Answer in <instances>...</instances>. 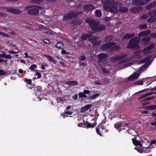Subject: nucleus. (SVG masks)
Segmentation results:
<instances>
[{
	"label": "nucleus",
	"instance_id": "nucleus-41",
	"mask_svg": "<svg viewBox=\"0 0 156 156\" xmlns=\"http://www.w3.org/2000/svg\"><path fill=\"white\" fill-rule=\"evenodd\" d=\"M79 96L80 98H87V96L83 92H80L79 93Z\"/></svg>",
	"mask_w": 156,
	"mask_h": 156
},
{
	"label": "nucleus",
	"instance_id": "nucleus-47",
	"mask_svg": "<svg viewBox=\"0 0 156 156\" xmlns=\"http://www.w3.org/2000/svg\"><path fill=\"white\" fill-rule=\"evenodd\" d=\"M43 41V42L46 44H49L51 43V41L48 39H44Z\"/></svg>",
	"mask_w": 156,
	"mask_h": 156
},
{
	"label": "nucleus",
	"instance_id": "nucleus-36",
	"mask_svg": "<svg viewBox=\"0 0 156 156\" xmlns=\"http://www.w3.org/2000/svg\"><path fill=\"white\" fill-rule=\"evenodd\" d=\"M155 5L156 4L155 3H153L148 4L146 6V9H149L151 8L154 7Z\"/></svg>",
	"mask_w": 156,
	"mask_h": 156
},
{
	"label": "nucleus",
	"instance_id": "nucleus-40",
	"mask_svg": "<svg viewBox=\"0 0 156 156\" xmlns=\"http://www.w3.org/2000/svg\"><path fill=\"white\" fill-rule=\"evenodd\" d=\"M101 42L102 41L101 40H96L92 42V43H93L94 45H99L100 44H101Z\"/></svg>",
	"mask_w": 156,
	"mask_h": 156
},
{
	"label": "nucleus",
	"instance_id": "nucleus-61",
	"mask_svg": "<svg viewBox=\"0 0 156 156\" xmlns=\"http://www.w3.org/2000/svg\"><path fill=\"white\" fill-rule=\"evenodd\" d=\"M150 35L152 37L156 38V33H152Z\"/></svg>",
	"mask_w": 156,
	"mask_h": 156
},
{
	"label": "nucleus",
	"instance_id": "nucleus-33",
	"mask_svg": "<svg viewBox=\"0 0 156 156\" xmlns=\"http://www.w3.org/2000/svg\"><path fill=\"white\" fill-rule=\"evenodd\" d=\"M147 26L146 24H141L139 25V28L140 30L147 29Z\"/></svg>",
	"mask_w": 156,
	"mask_h": 156
},
{
	"label": "nucleus",
	"instance_id": "nucleus-23",
	"mask_svg": "<svg viewBox=\"0 0 156 156\" xmlns=\"http://www.w3.org/2000/svg\"><path fill=\"white\" fill-rule=\"evenodd\" d=\"M139 76V75L138 74L135 73L129 77L128 80H132L137 78Z\"/></svg>",
	"mask_w": 156,
	"mask_h": 156
},
{
	"label": "nucleus",
	"instance_id": "nucleus-8",
	"mask_svg": "<svg viewBox=\"0 0 156 156\" xmlns=\"http://www.w3.org/2000/svg\"><path fill=\"white\" fill-rule=\"evenodd\" d=\"M149 0H132V4L134 5H142L148 2Z\"/></svg>",
	"mask_w": 156,
	"mask_h": 156
},
{
	"label": "nucleus",
	"instance_id": "nucleus-24",
	"mask_svg": "<svg viewBox=\"0 0 156 156\" xmlns=\"http://www.w3.org/2000/svg\"><path fill=\"white\" fill-rule=\"evenodd\" d=\"M136 137L132 139V141L133 144L135 146H140L139 147H141L142 146V144L140 143V142L139 141H138L136 140Z\"/></svg>",
	"mask_w": 156,
	"mask_h": 156
},
{
	"label": "nucleus",
	"instance_id": "nucleus-55",
	"mask_svg": "<svg viewBox=\"0 0 156 156\" xmlns=\"http://www.w3.org/2000/svg\"><path fill=\"white\" fill-rule=\"evenodd\" d=\"M96 131L97 134L100 135V136H101V133L99 132V127H96Z\"/></svg>",
	"mask_w": 156,
	"mask_h": 156
},
{
	"label": "nucleus",
	"instance_id": "nucleus-30",
	"mask_svg": "<svg viewBox=\"0 0 156 156\" xmlns=\"http://www.w3.org/2000/svg\"><path fill=\"white\" fill-rule=\"evenodd\" d=\"M119 11L121 13H125L128 11V8L125 7H120L119 9Z\"/></svg>",
	"mask_w": 156,
	"mask_h": 156
},
{
	"label": "nucleus",
	"instance_id": "nucleus-44",
	"mask_svg": "<svg viewBox=\"0 0 156 156\" xmlns=\"http://www.w3.org/2000/svg\"><path fill=\"white\" fill-rule=\"evenodd\" d=\"M24 81L29 85L31 84L32 80L30 79H28L27 78H25L24 79Z\"/></svg>",
	"mask_w": 156,
	"mask_h": 156
},
{
	"label": "nucleus",
	"instance_id": "nucleus-11",
	"mask_svg": "<svg viewBox=\"0 0 156 156\" xmlns=\"http://www.w3.org/2000/svg\"><path fill=\"white\" fill-rule=\"evenodd\" d=\"M39 10L36 7L33 8L31 9H29L27 13L30 15H36L38 14Z\"/></svg>",
	"mask_w": 156,
	"mask_h": 156
},
{
	"label": "nucleus",
	"instance_id": "nucleus-9",
	"mask_svg": "<svg viewBox=\"0 0 156 156\" xmlns=\"http://www.w3.org/2000/svg\"><path fill=\"white\" fill-rule=\"evenodd\" d=\"M135 149L138 151V152L141 153H142L143 152L144 153H148L150 152L151 151L150 147H143L142 146L141 147H138L137 148L135 147Z\"/></svg>",
	"mask_w": 156,
	"mask_h": 156
},
{
	"label": "nucleus",
	"instance_id": "nucleus-19",
	"mask_svg": "<svg viewBox=\"0 0 156 156\" xmlns=\"http://www.w3.org/2000/svg\"><path fill=\"white\" fill-rule=\"evenodd\" d=\"M84 8L86 10L90 11L95 9L94 6L91 4L86 5L84 6Z\"/></svg>",
	"mask_w": 156,
	"mask_h": 156
},
{
	"label": "nucleus",
	"instance_id": "nucleus-57",
	"mask_svg": "<svg viewBox=\"0 0 156 156\" xmlns=\"http://www.w3.org/2000/svg\"><path fill=\"white\" fill-rule=\"evenodd\" d=\"M102 69L103 73H109V71L105 68H103Z\"/></svg>",
	"mask_w": 156,
	"mask_h": 156
},
{
	"label": "nucleus",
	"instance_id": "nucleus-42",
	"mask_svg": "<svg viewBox=\"0 0 156 156\" xmlns=\"http://www.w3.org/2000/svg\"><path fill=\"white\" fill-rule=\"evenodd\" d=\"M143 81L140 80L135 82L134 84V85H141L143 84Z\"/></svg>",
	"mask_w": 156,
	"mask_h": 156
},
{
	"label": "nucleus",
	"instance_id": "nucleus-52",
	"mask_svg": "<svg viewBox=\"0 0 156 156\" xmlns=\"http://www.w3.org/2000/svg\"><path fill=\"white\" fill-rule=\"evenodd\" d=\"M61 53L62 55H69V52H67L65 50L62 49L61 51Z\"/></svg>",
	"mask_w": 156,
	"mask_h": 156
},
{
	"label": "nucleus",
	"instance_id": "nucleus-17",
	"mask_svg": "<svg viewBox=\"0 0 156 156\" xmlns=\"http://www.w3.org/2000/svg\"><path fill=\"white\" fill-rule=\"evenodd\" d=\"M91 106V105L89 104L85 106L82 107L80 109V112L81 113H84L90 108Z\"/></svg>",
	"mask_w": 156,
	"mask_h": 156
},
{
	"label": "nucleus",
	"instance_id": "nucleus-38",
	"mask_svg": "<svg viewBox=\"0 0 156 156\" xmlns=\"http://www.w3.org/2000/svg\"><path fill=\"white\" fill-rule=\"evenodd\" d=\"M66 110H65V112L64 113H61V116H64L65 115V114L67 115H72L73 113L71 112H69L68 111H66Z\"/></svg>",
	"mask_w": 156,
	"mask_h": 156
},
{
	"label": "nucleus",
	"instance_id": "nucleus-16",
	"mask_svg": "<svg viewBox=\"0 0 156 156\" xmlns=\"http://www.w3.org/2000/svg\"><path fill=\"white\" fill-rule=\"evenodd\" d=\"M92 34H82L81 37V40L83 41H85L88 40V38H90L92 36Z\"/></svg>",
	"mask_w": 156,
	"mask_h": 156
},
{
	"label": "nucleus",
	"instance_id": "nucleus-54",
	"mask_svg": "<svg viewBox=\"0 0 156 156\" xmlns=\"http://www.w3.org/2000/svg\"><path fill=\"white\" fill-rule=\"evenodd\" d=\"M6 74V73L3 70L0 69V76H3L5 75Z\"/></svg>",
	"mask_w": 156,
	"mask_h": 156
},
{
	"label": "nucleus",
	"instance_id": "nucleus-29",
	"mask_svg": "<svg viewBox=\"0 0 156 156\" xmlns=\"http://www.w3.org/2000/svg\"><path fill=\"white\" fill-rule=\"evenodd\" d=\"M151 56H147L146 57H145L142 60L139 62V63L140 64L143 63L144 62H146V63H147V62L150 60L151 58Z\"/></svg>",
	"mask_w": 156,
	"mask_h": 156
},
{
	"label": "nucleus",
	"instance_id": "nucleus-58",
	"mask_svg": "<svg viewBox=\"0 0 156 156\" xmlns=\"http://www.w3.org/2000/svg\"><path fill=\"white\" fill-rule=\"evenodd\" d=\"M86 58V56L85 55L80 56V61H83Z\"/></svg>",
	"mask_w": 156,
	"mask_h": 156
},
{
	"label": "nucleus",
	"instance_id": "nucleus-3",
	"mask_svg": "<svg viewBox=\"0 0 156 156\" xmlns=\"http://www.w3.org/2000/svg\"><path fill=\"white\" fill-rule=\"evenodd\" d=\"M140 41L139 37H136L130 39L128 44L127 48H137L138 49L140 48L139 43Z\"/></svg>",
	"mask_w": 156,
	"mask_h": 156
},
{
	"label": "nucleus",
	"instance_id": "nucleus-6",
	"mask_svg": "<svg viewBox=\"0 0 156 156\" xmlns=\"http://www.w3.org/2000/svg\"><path fill=\"white\" fill-rule=\"evenodd\" d=\"M0 9L1 10H6L8 12L12 13L13 14H18L20 13L21 11L17 9L12 8L8 7H0Z\"/></svg>",
	"mask_w": 156,
	"mask_h": 156
},
{
	"label": "nucleus",
	"instance_id": "nucleus-56",
	"mask_svg": "<svg viewBox=\"0 0 156 156\" xmlns=\"http://www.w3.org/2000/svg\"><path fill=\"white\" fill-rule=\"evenodd\" d=\"M147 96V94H143V95H142L140 96V97L138 98V99L140 100V99L144 98Z\"/></svg>",
	"mask_w": 156,
	"mask_h": 156
},
{
	"label": "nucleus",
	"instance_id": "nucleus-63",
	"mask_svg": "<svg viewBox=\"0 0 156 156\" xmlns=\"http://www.w3.org/2000/svg\"><path fill=\"white\" fill-rule=\"evenodd\" d=\"M78 96L76 94H75L73 96V98L74 100H76Z\"/></svg>",
	"mask_w": 156,
	"mask_h": 156
},
{
	"label": "nucleus",
	"instance_id": "nucleus-22",
	"mask_svg": "<svg viewBox=\"0 0 156 156\" xmlns=\"http://www.w3.org/2000/svg\"><path fill=\"white\" fill-rule=\"evenodd\" d=\"M145 109L148 110H153L156 109V105H150L144 107Z\"/></svg>",
	"mask_w": 156,
	"mask_h": 156
},
{
	"label": "nucleus",
	"instance_id": "nucleus-37",
	"mask_svg": "<svg viewBox=\"0 0 156 156\" xmlns=\"http://www.w3.org/2000/svg\"><path fill=\"white\" fill-rule=\"evenodd\" d=\"M156 20V18L151 16L147 20V21L149 23H152L154 22Z\"/></svg>",
	"mask_w": 156,
	"mask_h": 156
},
{
	"label": "nucleus",
	"instance_id": "nucleus-27",
	"mask_svg": "<svg viewBox=\"0 0 156 156\" xmlns=\"http://www.w3.org/2000/svg\"><path fill=\"white\" fill-rule=\"evenodd\" d=\"M113 39V37L112 35H108L105 38L104 41L106 43H109V42H111Z\"/></svg>",
	"mask_w": 156,
	"mask_h": 156
},
{
	"label": "nucleus",
	"instance_id": "nucleus-21",
	"mask_svg": "<svg viewBox=\"0 0 156 156\" xmlns=\"http://www.w3.org/2000/svg\"><path fill=\"white\" fill-rule=\"evenodd\" d=\"M150 32L151 31L150 30H146L139 33L138 35L140 37L146 36L149 35L150 33Z\"/></svg>",
	"mask_w": 156,
	"mask_h": 156
},
{
	"label": "nucleus",
	"instance_id": "nucleus-45",
	"mask_svg": "<svg viewBox=\"0 0 156 156\" xmlns=\"http://www.w3.org/2000/svg\"><path fill=\"white\" fill-rule=\"evenodd\" d=\"M102 80L105 83H109L110 82L109 79L106 77L104 78Z\"/></svg>",
	"mask_w": 156,
	"mask_h": 156
},
{
	"label": "nucleus",
	"instance_id": "nucleus-48",
	"mask_svg": "<svg viewBox=\"0 0 156 156\" xmlns=\"http://www.w3.org/2000/svg\"><path fill=\"white\" fill-rule=\"evenodd\" d=\"M47 64L45 63H43L41 66V68L42 70H44L45 69V66H47Z\"/></svg>",
	"mask_w": 156,
	"mask_h": 156
},
{
	"label": "nucleus",
	"instance_id": "nucleus-1",
	"mask_svg": "<svg viewBox=\"0 0 156 156\" xmlns=\"http://www.w3.org/2000/svg\"><path fill=\"white\" fill-rule=\"evenodd\" d=\"M102 3L105 10L108 9L111 12H117V7L118 3L116 2L113 0H102Z\"/></svg>",
	"mask_w": 156,
	"mask_h": 156
},
{
	"label": "nucleus",
	"instance_id": "nucleus-18",
	"mask_svg": "<svg viewBox=\"0 0 156 156\" xmlns=\"http://www.w3.org/2000/svg\"><path fill=\"white\" fill-rule=\"evenodd\" d=\"M151 40L150 37L146 36L143 37L142 39V42L144 45L147 44Z\"/></svg>",
	"mask_w": 156,
	"mask_h": 156
},
{
	"label": "nucleus",
	"instance_id": "nucleus-31",
	"mask_svg": "<svg viewBox=\"0 0 156 156\" xmlns=\"http://www.w3.org/2000/svg\"><path fill=\"white\" fill-rule=\"evenodd\" d=\"M64 46L63 44L61 42H58L55 45V47L59 49H63Z\"/></svg>",
	"mask_w": 156,
	"mask_h": 156
},
{
	"label": "nucleus",
	"instance_id": "nucleus-62",
	"mask_svg": "<svg viewBox=\"0 0 156 156\" xmlns=\"http://www.w3.org/2000/svg\"><path fill=\"white\" fill-rule=\"evenodd\" d=\"M111 18L110 17H107L105 18V21L108 22L109 21L111 20Z\"/></svg>",
	"mask_w": 156,
	"mask_h": 156
},
{
	"label": "nucleus",
	"instance_id": "nucleus-4",
	"mask_svg": "<svg viewBox=\"0 0 156 156\" xmlns=\"http://www.w3.org/2000/svg\"><path fill=\"white\" fill-rule=\"evenodd\" d=\"M83 12L81 11H72L69 12L68 13L65 14L63 15L64 19L65 20H69L73 18L78 16L82 14Z\"/></svg>",
	"mask_w": 156,
	"mask_h": 156
},
{
	"label": "nucleus",
	"instance_id": "nucleus-34",
	"mask_svg": "<svg viewBox=\"0 0 156 156\" xmlns=\"http://www.w3.org/2000/svg\"><path fill=\"white\" fill-rule=\"evenodd\" d=\"M98 37L96 36H93L91 37H90V38L88 39L87 40L90 41L91 42H93L94 41L97 40L98 39Z\"/></svg>",
	"mask_w": 156,
	"mask_h": 156
},
{
	"label": "nucleus",
	"instance_id": "nucleus-25",
	"mask_svg": "<svg viewBox=\"0 0 156 156\" xmlns=\"http://www.w3.org/2000/svg\"><path fill=\"white\" fill-rule=\"evenodd\" d=\"M82 23V21L80 20H74L72 21V24L75 25H77L81 24Z\"/></svg>",
	"mask_w": 156,
	"mask_h": 156
},
{
	"label": "nucleus",
	"instance_id": "nucleus-15",
	"mask_svg": "<svg viewBox=\"0 0 156 156\" xmlns=\"http://www.w3.org/2000/svg\"><path fill=\"white\" fill-rule=\"evenodd\" d=\"M142 9V7H134L131 8L130 11L132 13H137L141 10Z\"/></svg>",
	"mask_w": 156,
	"mask_h": 156
},
{
	"label": "nucleus",
	"instance_id": "nucleus-46",
	"mask_svg": "<svg viewBox=\"0 0 156 156\" xmlns=\"http://www.w3.org/2000/svg\"><path fill=\"white\" fill-rule=\"evenodd\" d=\"M112 47V49L113 50L118 51L120 49V47L118 45H115Z\"/></svg>",
	"mask_w": 156,
	"mask_h": 156
},
{
	"label": "nucleus",
	"instance_id": "nucleus-50",
	"mask_svg": "<svg viewBox=\"0 0 156 156\" xmlns=\"http://www.w3.org/2000/svg\"><path fill=\"white\" fill-rule=\"evenodd\" d=\"M149 17V16L146 14H144L140 18L141 19H146Z\"/></svg>",
	"mask_w": 156,
	"mask_h": 156
},
{
	"label": "nucleus",
	"instance_id": "nucleus-49",
	"mask_svg": "<svg viewBox=\"0 0 156 156\" xmlns=\"http://www.w3.org/2000/svg\"><path fill=\"white\" fill-rule=\"evenodd\" d=\"M99 96V94H95L93 96H91L90 97V98H91L92 99H94L98 97Z\"/></svg>",
	"mask_w": 156,
	"mask_h": 156
},
{
	"label": "nucleus",
	"instance_id": "nucleus-32",
	"mask_svg": "<svg viewBox=\"0 0 156 156\" xmlns=\"http://www.w3.org/2000/svg\"><path fill=\"white\" fill-rule=\"evenodd\" d=\"M150 62H148V63H146L145 64L142 65L139 68V70L140 71L143 70L144 69L147 68V67L150 65Z\"/></svg>",
	"mask_w": 156,
	"mask_h": 156
},
{
	"label": "nucleus",
	"instance_id": "nucleus-10",
	"mask_svg": "<svg viewBox=\"0 0 156 156\" xmlns=\"http://www.w3.org/2000/svg\"><path fill=\"white\" fill-rule=\"evenodd\" d=\"M116 43L115 42H110L104 44L101 47V50L106 51L109 49L111 46L116 45Z\"/></svg>",
	"mask_w": 156,
	"mask_h": 156
},
{
	"label": "nucleus",
	"instance_id": "nucleus-39",
	"mask_svg": "<svg viewBox=\"0 0 156 156\" xmlns=\"http://www.w3.org/2000/svg\"><path fill=\"white\" fill-rule=\"evenodd\" d=\"M95 14L97 17H100L101 16V12L99 10H96L95 11Z\"/></svg>",
	"mask_w": 156,
	"mask_h": 156
},
{
	"label": "nucleus",
	"instance_id": "nucleus-28",
	"mask_svg": "<svg viewBox=\"0 0 156 156\" xmlns=\"http://www.w3.org/2000/svg\"><path fill=\"white\" fill-rule=\"evenodd\" d=\"M44 56L47 58V59L49 61L52 62L54 64H55L56 63V61L51 56L47 55H44Z\"/></svg>",
	"mask_w": 156,
	"mask_h": 156
},
{
	"label": "nucleus",
	"instance_id": "nucleus-60",
	"mask_svg": "<svg viewBox=\"0 0 156 156\" xmlns=\"http://www.w3.org/2000/svg\"><path fill=\"white\" fill-rule=\"evenodd\" d=\"M12 58V57L11 56L10 54H8L6 55L5 54V56L4 58L7 59L11 58Z\"/></svg>",
	"mask_w": 156,
	"mask_h": 156
},
{
	"label": "nucleus",
	"instance_id": "nucleus-12",
	"mask_svg": "<svg viewBox=\"0 0 156 156\" xmlns=\"http://www.w3.org/2000/svg\"><path fill=\"white\" fill-rule=\"evenodd\" d=\"M108 57L107 54L101 53L97 55V58L99 62H101L103 60L106 59Z\"/></svg>",
	"mask_w": 156,
	"mask_h": 156
},
{
	"label": "nucleus",
	"instance_id": "nucleus-59",
	"mask_svg": "<svg viewBox=\"0 0 156 156\" xmlns=\"http://www.w3.org/2000/svg\"><path fill=\"white\" fill-rule=\"evenodd\" d=\"M35 75L36 76H37V79L40 78L41 77V75L40 73L36 72L35 73Z\"/></svg>",
	"mask_w": 156,
	"mask_h": 156
},
{
	"label": "nucleus",
	"instance_id": "nucleus-14",
	"mask_svg": "<svg viewBox=\"0 0 156 156\" xmlns=\"http://www.w3.org/2000/svg\"><path fill=\"white\" fill-rule=\"evenodd\" d=\"M106 26L105 25L103 24L99 25L98 24L95 30L98 32L104 30Z\"/></svg>",
	"mask_w": 156,
	"mask_h": 156
},
{
	"label": "nucleus",
	"instance_id": "nucleus-53",
	"mask_svg": "<svg viewBox=\"0 0 156 156\" xmlns=\"http://www.w3.org/2000/svg\"><path fill=\"white\" fill-rule=\"evenodd\" d=\"M152 98L151 97H147V98H146L145 99H143L142 101V102H145L146 101H149L151 99H152Z\"/></svg>",
	"mask_w": 156,
	"mask_h": 156
},
{
	"label": "nucleus",
	"instance_id": "nucleus-35",
	"mask_svg": "<svg viewBox=\"0 0 156 156\" xmlns=\"http://www.w3.org/2000/svg\"><path fill=\"white\" fill-rule=\"evenodd\" d=\"M33 90L36 92L37 91L41 92L42 90V87L41 86H37L34 88Z\"/></svg>",
	"mask_w": 156,
	"mask_h": 156
},
{
	"label": "nucleus",
	"instance_id": "nucleus-43",
	"mask_svg": "<svg viewBox=\"0 0 156 156\" xmlns=\"http://www.w3.org/2000/svg\"><path fill=\"white\" fill-rule=\"evenodd\" d=\"M37 67V66L35 64H33L31 65L30 68L29 69L32 71H34L35 69Z\"/></svg>",
	"mask_w": 156,
	"mask_h": 156
},
{
	"label": "nucleus",
	"instance_id": "nucleus-26",
	"mask_svg": "<svg viewBox=\"0 0 156 156\" xmlns=\"http://www.w3.org/2000/svg\"><path fill=\"white\" fill-rule=\"evenodd\" d=\"M135 36V33H133L132 34L127 33L123 36V38L126 39H129L130 38L133 37Z\"/></svg>",
	"mask_w": 156,
	"mask_h": 156
},
{
	"label": "nucleus",
	"instance_id": "nucleus-7",
	"mask_svg": "<svg viewBox=\"0 0 156 156\" xmlns=\"http://www.w3.org/2000/svg\"><path fill=\"white\" fill-rule=\"evenodd\" d=\"M96 125V123H94V124H91L90 123H89L87 121H86L85 122L79 123L77 124V126L79 127H86L88 128H94Z\"/></svg>",
	"mask_w": 156,
	"mask_h": 156
},
{
	"label": "nucleus",
	"instance_id": "nucleus-64",
	"mask_svg": "<svg viewBox=\"0 0 156 156\" xmlns=\"http://www.w3.org/2000/svg\"><path fill=\"white\" fill-rule=\"evenodd\" d=\"M83 92L85 94H88L90 93V91L88 90H84Z\"/></svg>",
	"mask_w": 156,
	"mask_h": 156
},
{
	"label": "nucleus",
	"instance_id": "nucleus-2",
	"mask_svg": "<svg viewBox=\"0 0 156 156\" xmlns=\"http://www.w3.org/2000/svg\"><path fill=\"white\" fill-rule=\"evenodd\" d=\"M127 56V54L126 53L118 55H114L111 57V60L112 62H115L119 59H122L119 60V64H122L128 62L130 60V58H129L123 59L126 57Z\"/></svg>",
	"mask_w": 156,
	"mask_h": 156
},
{
	"label": "nucleus",
	"instance_id": "nucleus-20",
	"mask_svg": "<svg viewBox=\"0 0 156 156\" xmlns=\"http://www.w3.org/2000/svg\"><path fill=\"white\" fill-rule=\"evenodd\" d=\"M66 83L70 86H74V85H78V82L75 80L69 81L66 82Z\"/></svg>",
	"mask_w": 156,
	"mask_h": 156
},
{
	"label": "nucleus",
	"instance_id": "nucleus-5",
	"mask_svg": "<svg viewBox=\"0 0 156 156\" xmlns=\"http://www.w3.org/2000/svg\"><path fill=\"white\" fill-rule=\"evenodd\" d=\"M86 22L88 23L91 29L95 30L98 24H99V23L94 20V19H92L90 18H87L86 19Z\"/></svg>",
	"mask_w": 156,
	"mask_h": 156
},
{
	"label": "nucleus",
	"instance_id": "nucleus-13",
	"mask_svg": "<svg viewBox=\"0 0 156 156\" xmlns=\"http://www.w3.org/2000/svg\"><path fill=\"white\" fill-rule=\"evenodd\" d=\"M154 47V44L152 43L149 46L146 47L143 49V52L145 53H151V50L153 49Z\"/></svg>",
	"mask_w": 156,
	"mask_h": 156
},
{
	"label": "nucleus",
	"instance_id": "nucleus-51",
	"mask_svg": "<svg viewBox=\"0 0 156 156\" xmlns=\"http://www.w3.org/2000/svg\"><path fill=\"white\" fill-rule=\"evenodd\" d=\"M142 52V51L141 50H137L134 51V53L135 54H141Z\"/></svg>",
	"mask_w": 156,
	"mask_h": 156
}]
</instances>
